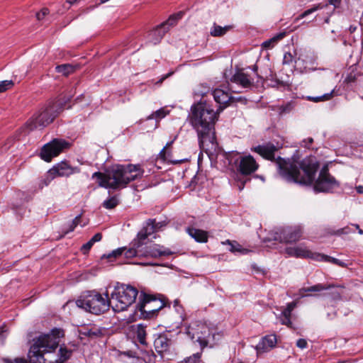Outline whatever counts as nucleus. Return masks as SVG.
<instances>
[{
  "instance_id": "f257e3e1",
  "label": "nucleus",
  "mask_w": 363,
  "mask_h": 363,
  "mask_svg": "<svg viewBox=\"0 0 363 363\" xmlns=\"http://www.w3.org/2000/svg\"><path fill=\"white\" fill-rule=\"evenodd\" d=\"M252 150L267 160L275 161L279 175L289 182L311 184L319 167L315 157H307L301 163L294 158L286 160L279 157L275 159L274 153L277 147L271 143L254 147Z\"/></svg>"
},
{
  "instance_id": "f03ea898",
  "label": "nucleus",
  "mask_w": 363,
  "mask_h": 363,
  "mask_svg": "<svg viewBox=\"0 0 363 363\" xmlns=\"http://www.w3.org/2000/svg\"><path fill=\"white\" fill-rule=\"evenodd\" d=\"M222 111L221 106L214 111L211 104L203 101L194 104L191 108L189 122L198 133L199 146L203 150H207L210 145H213L215 138L213 130Z\"/></svg>"
},
{
  "instance_id": "7ed1b4c3",
  "label": "nucleus",
  "mask_w": 363,
  "mask_h": 363,
  "mask_svg": "<svg viewBox=\"0 0 363 363\" xmlns=\"http://www.w3.org/2000/svg\"><path fill=\"white\" fill-rule=\"evenodd\" d=\"M143 172L140 165L116 164L105 173H94L92 177L97 179L100 186L117 189L125 187L130 182L140 177Z\"/></svg>"
},
{
  "instance_id": "20e7f679",
  "label": "nucleus",
  "mask_w": 363,
  "mask_h": 363,
  "mask_svg": "<svg viewBox=\"0 0 363 363\" xmlns=\"http://www.w3.org/2000/svg\"><path fill=\"white\" fill-rule=\"evenodd\" d=\"M76 305L86 311L99 315L108 311L112 303L107 295L104 298L96 291H89L77 300Z\"/></svg>"
},
{
  "instance_id": "39448f33",
  "label": "nucleus",
  "mask_w": 363,
  "mask_h": 363,
  "mask_svg": "<svg viewBox=\"0 0 363 363\" xmlns=\"http://www.w3.org/2000/svg\"><path fill=\"white\" fill-rule=\"evenodd\" d=\"M138 290L125 284H118L111 294L112 308L115 311H122L132 305L137 297Z\"/></svg>"
},
{
  "instance_id": "423d86ee",
  "label": "nucleus",
  "mask_w": 363,
  "mask_h": 363,
  "mask_svg": "<svg viewBox=\"0 0 363 363\" xmlns=\"http://www.w3.org/2000/svg\"><path fill=\"white\" fill-rule=\"evenodd\" d=\"M186 333L191 340L198 342L202 347L207 346L211 332L207 325L201 321H194L186 328Z\"/></svg>"
},
{
  "instance_id": "0eeeda50",
  "label": "nucleus",
  "mask_w": 363,
  "mask_h": 363,
  "mask_svg": "<svg viewBox=\"0 0 363 363\" xmlns=\"http://www.w3.org/2000/svg\"><path fill=\"white\" fill-rule=\"evenodd\" d=\"M339 182L328 172L327 165L323 167L314 183V190L318 192H330L339 187Z\"/></svg>"
},
{
  "instance_id": "6e6552de",
  "label": "nucleus",
  "mask_w": 363,
  "mask_h": 363,
  "mask_svg": "<svg viewBox=\"0 0 363 363\" xmlns=\"http://www.w3.org/2000/svg\"><path fill=\"white\" fill-rule=\"evenodd\" d=\"M45 353V333H41L34 343L30 346L28 352L30 363H45L44 354Z\"/></svg>"
},
{
  "instance_id": "1a4fd4ad",
  "label": "nucleus",
  "mask_w": 363,
  "mask_h": 363,
  "mask_svg": "<svg viewBox=\"0 0 363 363\" xmlns=\"http://www.w3.org/2000/svg\"><path fill=\"white\" fill-rule=\"evenodd\" d=\"M234 157L237 169L242 175H250L259 167V164L250 155L242 156L237 152L234 154Z\"/></svg>"
},
{
  "instance_id": "9d476101",
  "label": "nucleus",
  "mask_w": 363,
  "mask_h": 363,
  "mask_svg": "<svg viewBox=\"0 0 363 363\" xmlns=\"http://www.w3.org/2000/svg\"><path fill=\"white\" fill-rule=\"evenodd\" d=\"M166 306V302L162 296L157 298L155 296L143 295V299L137 305V309L142 313H150L158 311Z\"/></svg>"
},
{
  "instance_id": "9b49d317",
  "label": "nucleus",
  "mask_w": 363,
  "mask_h": 363,
  "mask_svg": "<svg viewBox=\"0 0 363 363\" xmlns=\"http://www.w3.org/2000/svg\"><path fill=\"white\" fill-rule=\"evenodd\" d=\"M69 101L70 97L60 96L49 101L47 104V124L52 123L59 116L65 104Z\"/></svg>"
},
{
  "instance_id": "f8f14e48",
  "label": "nucleus",
  "mask_w": 363,
  "mask_h": 363,
  "mask_svg": "<svg viewBox=\"0 0 363 363\" xmlns=\"http://www.w3.org/2000/svg\"><path fill=\"white\" fill-rule=\"evenodd\" d=\"M303 230L300 225L287 226L277 233L276 240L281 242L292 243L298 241L302 237Z\"/></svg>"
},
{
  "instance_id": "ddd939ff",
  "label": "nucleus",
  "mask_w": 363,
  "mask_h": 363,
  "mask_svg": "<svg viewBox=\"0 0 363 363\" xmlns=\"http://www.w3.org/2000/svg\"><path fill=\"white\" fill-rule=\"evenodd\" d=\"M285 252L289 256L296 258H311L319 260V258L324 257L322 254L311 252L303 244L286 247Z\"/></svg>"
},
{
  "instance_id": "4468645a",
  "label": "nucleus",
  "mask_w": 363,
  "mask_h": 363,
  "mask_svg": "<svg viewBox=\"0 0 363 363\" xmlns=\"http://www.w3.org/2000/svg\"><path fill=\"white\" fill-rule=\"evenodd\" d=\"M77 172V168H74L66 162H61L53 166L47 172V182L57 177H69Z\"/></svg>"
},
{
  "instance_id": "2eb2a0df",
  "label": "nucleus",
  "mask_w": 363,
  "mask_h": 363,
  "mask_svg": "<svg viewBox=\"0 0 363 363\" xmlns=\"http://www.w3.org/2000/svg\"><path fill=\"white\" fill-rule=\"evenodd\" d=\"M137 243V240L135 239L133 242V247L130 248H127L125 247H119L116 250H113L111 252L103 255L101 257V259H107L108 262H113L115 259H118V257H121L122 255H124V257L127 259H130L134 257H135L138 254L137 252V245H135V244Z\"/></svg>"
},
{
  "instance_id": "dca6fc26",
  "label": "nucleus",
  "mask_w": 363,
  "mask_h": 363,
  "mask_svg": "<svg viewBox=\"0 0 363 363\" xmlns=\"http://www.w3.org/2000/svg\"><path fill=\"white\" fill-rule=\"evenodd\" d=\"M70 144L62 139L55 138L47 143V162L58 156L62 151L69 148Z\"/></svg>"
},
{
  "instance_id": "f3484780",
  "label": "nucleus",
  "mask_w": 363,
  "mask_h": 363,
  "mask_svg": "<svg viewBox=\"0 0 363 363\" xmlns=\"http://www.w3.org/2000/svg\"><path fill=\"white\" fill-rule=\"evenodd\" d=\"M65 335V330L60 328H53L47 333V352H52L58 347Z\"/></svg>"
},
{
  "instance_id": "a211bd4d",
  "label": "nucleus",
  "mask_w": 363,
  "mask_h": 363,
  "mask_svg": "<svg viewBox=\"0 0 363 363\" xmlns=\"http://www.w3.org/2000/svg\"><path fill=\"white\" fill-rule=\"evenodd\" d=\"M45 113L40 112L37 116H33L30 119L23 127L20 128V131L23 133L24 135L28 134L30 131L35 129L43 130L45 127Z\"/></svg>"
},
{
  "instance_id": "6ab92c4d",
  "label": "nucleus",
  "mask_w": 363,
  "mask_h": 363,
  "mask_svg": "<svg viewBox=\"0 0 363 363\" xmlns=\"http://www.w3.org/2000/svg\"><path fill=\"white\" fill-rule=\"evenodd\" d=\"M157 230L158 227L155 225V219L147 220L145 225H144L143 229L138 233L136 238L137 243H135V245L138 247L142 246L147 238Z\"/></svg>"
},
{
  "instance_id": "aec40b11",
  "label": "nucleus",
  "mask_w": 363,
  "mask_h": 363,
  "mask_svg": "<svg viewBox=\"0 0 363 363\" xmlns=\"http://www.w3.org/2000/svg\"><path fill=\"white\" fill-rule=\"evenodd\" d=\"M213 96L215 101L219 104L223 109L230 102L234 101V98L230 95L228 91H224L222 89H216L213 91Z\"/></svg>"
},
{
  "instance_id": "412c9836",
  "label": "nucleus",
  "mask_w": 363,
  "mask_h": 363,
  "mask_svg": "<svg viewBox=\"0 0 363 363\" xmlns=\"http://www.w3.org/2000/svg\"><path fill=\"white\" fill-rule=\"evenodd\" d=\"M171 345L172 340L164 334H160L154 341L155 349L160 354L167 351Z\"/></svg>"
},
{
  "instance_id": "4be33fe9",
  "label": "nucleus",
  "mask_w": 363,
  "mask_h": 363,
  "mask_svg": "<svg viewBox=\"0 0 363 363\" xmlns=\"http://www.w3.org/2000/svg\"><path fill=\"white\" fill-rule=\"evenodd\" d=\"M230 82L240 85L243 88H248L252 84V80L250 76L244 73L242 70H238L231 77Z\"/></svg>"
},
{
  "instance_id": "5701e85b",
  "label": "nucleus",
  "mask_w": 363,
  "mask_h": 363,
  "mask_svg": "<svg viewBox=\"0 0 363 363\" xmlns=\"http://www.w3.org/2000/svg\"><path fill=\"white\" fill-rule=\"evenodd\" d=\"M277 343V337L275 335H269L264 337L262 341L257 345L256 349L258 352H266L275 347Z\"/></svg>"
},
{
  "instance_id": "b1692460",
  "label": "nucleus",
  "mask_w": 363,
  "mask_h": 363,
  "mask_svg": "<svg viewBox=\"0 0 363 363\" xmlns=\"http://www.w3.org/2000/svg\"><path fill=\"white\" fill-rule=\"evenodd\" d=\"M296 306V302L293 301L287 304L286 307L281 311L280 314V321L281 324L286 325L288 327H291L292 323L291 321V312Z\"/></svg>"
},
{
  "instance_id": "393cba45",
  "label": "nucleus",
  "mask_w": 363,
  "mask_h": 363,
  "mask_svg": "<svg viewBox=\"0 0 363 363\" xmlns=\"http://www.w3.org/2000/svg\"><path fill=\"white\" fill-rule=\"evenodd\" d=\"M172 253L170 250L155 244L148 247L147 250V255L152 257L170 255Z\"/></svg>"
},
{
  "instance_id": "a878e982",
  "label": "nucleus",
  "mask_w": 363,
  "mask_h": 363,
  "mask_svg": "<svg viewBox=\"0 0 363 363\" xmlns=\"http://www.w3.org/2000/svg\"><path fill=\"white\" fill-rule=\"evenodd\" d=\"M168 28H165L162 24L152 30L149 34L150 40L155 45L157 44L167 32Z\"/></svg>"
},
{
  "instance_id": "bb28decb",
  "label": "nucleus",
  "mask_w": 363,
  "mask_h": 363,
  "mask_svg": "<svg viewBox=\"0 0 363 363\" xmlns=\"http://www.w3.org/2000/svg\"><path fill=\"white\" fill-rule=\"evenodd\" d=\"M187 232L197 242H206L208 240L207 233L204 230L189 228L187 229Z\"/></svg>"
},
{
  "instance_id": "cd10ccee",
  "label": "nucleus",
  "mask_w": 363,
  "mask_h": 363,
  "mask_svg": "<svg viewBox=\"0 0 363 363\" xmlns=\"http://www.w3.org/2000/svg\"><path fill=\"white\" fill-rule=\"evenodd\" d=\"M232 28L231 26H220L216 23H213L210 30L211 35L213 37H220L224 35L228 31Z\"/></svg>"
},
{
  "instance_id": "c85d7f7f",
  "label": "nucleus",
  "mask_w": 363,
  "mask_h": 363,
  "mask_svg": "<svg viewBox=\"0 0 363 363\" xmlns=\"http://www.w3.org/2000/svg\"><path fill=\"white\" fill-rule=\"evenodd\" d=\"M79 333L82 335L91 338L99 337L102 334L101 329L96 327L83 328L79 330Z\"/></svg>"
},
{
  "instance_id": "c756f323",
  "label": "nucleus",
  "mask_w": 363,
  "mask_h": 363,
  "mask_svg": "<svg viewBox=\"0 0 363 363\" xmlns=\"http://www.w3.org/2000/svg\"><path fill=\"white\" fill-rule=\"evenodd\" d=\"M101 238V233H98L95 234L86 243L82 246L81 250L84 254H86L90 250L93 245L96 242H99Z\"/></svg>"
},
{
  "instance_id": "7c9ffc66",
  "label": "nucleus",
  "mask_w": 363,
  "mask_h": 363,
  "mask_svg": "<svg viewBox=\"0 0 363 363\" xmlns=\"http://www.w3.org/2000/svg\"><path fill=\"white\" fill-rule=\"evenodd\" d=\"M184 13L182 11H179L175 14H173L169 16V18L164 23H162V26L165 28H168V30L171 26H174L177 21L182 18Z\"/></svg>"
},
{
  "instance_id": "2f4dec72",
  "label": "nucleus",
  "mask_w": 363,
  "mask_h": 363,
  "mask_svg": "<svg viewBox=\"0 0 363 363\" xmlns=\"http://www.w3.org/2000/svg\"><path fill=\"white\" fill-rule=\"evenodd\" d=\"M331 287V285H324L318 284L310 287L303 288L300 290V294L303 296V292H318L323 290H328Z\"/></svg>"
},
{
  "instance_id": "473e14b6",
  "label": "nucleus",
  "mask_w": 363,
  "mask_h": 363,
  "mask_svg": "<svg viewBox=\"0 0 363 363\" xmlns=\"http://www.w3.org/2000/svg\"><path fill=\"white\" fill-rule=\"evenodd\" d=\"M226 242L230 246V251L232 252H240L241 254H247L250 252L249 250L242 247L236 241L227 240Z\"/></svg>"
},
{
  "instance_id": "72a5a7b5",
  "label": "nucleus",
  "mask_w": 363,
  "mask_h": 363,
  "mask_svg": "<svg viewBox=\"0 0 363 363\" xmlns=\"http://www.w3.org/2000/svg\"><path fill=\"white\" fill-rule=\"evenodd\" d=\"M57 72L62 74L65 76H67L74 71V67L69 64H65L56 67Z\"/></svg>"
},
{
  "instance_id": "f704fd0d",
  "label": "nucleus",
  "mask_w": 363,
  "mask_h": 363,
  "mask_svg": "<svg viewBox=\"0 0 363 363\" xmlns=\"http://www.w3.org/2000/svg\"><path fill=\"white\" fill-rule=\"evenodd\" d=\"M169 113V111H167L164 108H162L153 113L147 116V120L155 118L157 121H159L162 118H164Z\"/></svg>"
},
{
  "instance_id": "c9c22d12",
  "label": "nucleus",
  "mask_w": 363,
  "mask_h": 363,
  "mask_svg": "<svg viewBox=\"0 0 363 363\" xmlns=\"http://www.w3.org/2000/svg\"><path fill=\"white\" fill-rule=\"evenodd\" d=\"M333 93H334V90H333L330 93L325 94L320 96H316V97L308 96L307 99H308V100L315 102V103H318L320 101H328L333 96Z\"/></svg>"
},
{
  "instance_id": "e433bc0d",
  "label": "nucleus",
  "mask_w": 363,
  "mask_h": 363,
  "mask_svg": "<svg viewBox=\"0 0 363 363\" xmlns=\"http://www.w3.org/2000/svg\"><path fill=\"white\" fill-rule=\"evenodd\" d=\"M145 335H146V333H145V328L143 325H139L138 327V331H137V338H138V341L140 342V343L142 345L146 344Z\"/></svg>"
},
{
  "instance_id": "4c0bfd02",
  "label": "nucleus",
  "mask_w": 363,
  "mask_h": 363,
  "mask_svg": "<svg viewBox=\"0 0 363 363\" xmlns=\"http://www.w3.org/2000/svg\"><path fill=\"white\" fill-rule=\"evenodd\" d=\"M118 203V199L116 196H113L106 200L103 203V206L107 209H112L115 208Z\"/></svg>"
},
{
  "instance_id": "58836bf2",
  "label": "nucleus",
  "mask_w": 363,
  "mask_h": 363,
  "mask_svg": "<svg viewBox=\"0 0 363 363\" xmlns=\"http://www.w3.org/2000/svg\"><path fill=\"white\" fill-rule=\"evenodd\" d=\"M14 83L12 80H4L0 82V93H3L13 86Z\"/></svg>"
},
{
  "instance_id": "ea45409f",
  "label": "nucleus",
  "mask_w": 363,
  "mask_h": 363,
  "mask_svg": "<svg viewBox=\"0 0 363 363\" xmlns=\"http://www.w3.org/2000/svg\"><path fill=\"white\" fill-rule=\"evenodd\" d=\"M201 359V353L197 352L194 354L192 356H190L186 358L184 360L179 362V363H198L199 362Z\"/></svg>"
},
{
  "instance_id": "a19ab883",
  "label": "nucleus",
  "mask_w": 363,
  "mask_h": 363,
  "mask_svg": "<svg viewBox=\"0 0 363 363\" xmlns=\"http://www.w3.org/2000/svg\"><path fill=\"white\" fill-rule=\"evenodd\" d=\"M323 258H319V260L318 261H326V262H332L333 264H337L339 266H341V267H345V264L336 259V258H334V257H329V256H326V255H323Z\"/></svg>"
},
{
  "instance_id": "79ce46f5",
  "label": "nucleus",
  "mask_w": 363,
  "mask_h": 363,
  "mask_svg": "<svg viewBox=\"0 0 363 363\" xmlns=\"http://www.w3.org/2000/svg\"><path fill=\"white\" fill-rule=\"evenodd\" d=\"M79 220H80V217L79 216H77L72 221V223L69 224V229L65 230L63 233V235H62L60 236V238L65 236L66 234H67L69 232H72L74 230V228H76V226L79 224Z\"/></svg>"
},
{
  "instance_id": "37998d69",
  "label": "nucleus",
  "mask_w": 363,
  "mask_h": 363,
  "mask_svg": "<svg viewBox=\"0 0 363 363\" xmlns=\"http://www.w3.org/2000/svg\"><path fill=\"white\" fill-rule=\"evenodd\" d=\"M279 38L277 37V38H273L272 39H269L268 40H266L264 41L263 43H262V46L264 48H267V49H269V48H272L274 47V44L277 42Z\"/></svg>"
},
{
  "instance_id": "c03bdc74",
  "label": "nucleus",
  "mask_w": 363,
  "mask_h": 363,
  "mask_svg": "<svg viewBox=\"0 0 363 363\" xmlns=\"http://www.w3.org/2000/svg\"><path fill=\"white\" fill-rule=\"evenodd\" d=\"M320 8L319 6H315L310 9H308L305 11L303 13H302L297 18L296 20H299L301 18H303L306 17V16L313 13L314 11H317Z\"/></svg>"
},
{
  "instance_id": "a18cd8bd",
  "label": "nucleus",
  "mask_w": 363,
  "mask_h": 363,
  "mask_svg": "<svg viewBox=\"0 0 363 363\" xmlns=\"http://www.w3.org/2000/svg\"><path fill=\"white\" fill-rule=\"evenodd\" d=\"M294 60V57L290 52H286L283 57V64L290 65Z\"/></svg>"
},
{
  "instance_id": "49530a36",
  "label": "nucleus",
  "mask_w": 363,
  "mask_h": 363,
  "mask_svg": "<svg viewBox=\"0 0 363 363\" xmlns=\"http://www.w3.org/2000/svg\"><path fill=\"white\" fill-rule=\"evenodd\" d=\"M5 363H28L27 360L25 358L23 357H17L14 359H4Z\"/></svg>"
},
{
  "instance_id": "de8ad7c7",
  "label": "nucleus",
  "mask_w": 363,
  "mask_h": 363,
  "mask_svg": "<svg viewBox=\"0 0 363 363\" xmlns=\"http://www.w3.org/2000/svg\"><path fill=\"white\" fill-rule=\"evenodd\" d=\"M173 142H170V143H167L166 146L163 147V149L160 151V156L161 157H162L164 160H166L167 159V152L166 150L167 147H169V145H171V144Z\"/></svg>"
},
{
  "instance_id": "09e8293b",
  "label": "nucleus",
  "mask_w": 363,
  "mask_h": 363,
  "mask_svg": "<svg viewBox=\"0 0 363 363\" xmlns=\"http://www.w3.org/2000/svg\"><path fill=\"white\" fill-rule=\"evenodd\" d=\"M307 345V342L305 339H299L296 342V346L301 349L306 348Z\"/></svg>"
},
{
  "instance_id": "8fccbe9b",
  "label": "nucleus",
  "mask_w": 363,
  "mask_h": 363,
  "mask_svg": "<svg viewBox=\"0 0 363 363\" xmlns=\"http://www.w3.org/2000/svg\"><path fill=\"white\" fill-rule=\"evenodd\" d=\"M313 139L312 138H308L303 140V142H302L303 146L309 149L311 147V145L313 143Z\"/></svg>"
},
{
  "instance_id": "3c124183",
  "label": "nucleus",
  "mask_w": 363,
  "mask_h": 363,
  "mask_svg": "<svg viewBox=\"0 0 363 363\" xmlns=\"http://www.w3.org/2000/svg\"><path fill=\"white\" fill-rule=\"evenodd\" d=\"M352 231L349 227H345L340 230H338L337 233L338 234H348L350 233Z\"/></svg>"
},
{
  "instance_id": "603ef678",
  "label": "nucleus",
  "mask_w": 363,
  "mask_h": 363,
  "mask_svg": "<svg viewBox=\"0 0 363 363\" xmlns=\"http://www.w3.org/2000/svg\"><path fill=\"white\" fill-rule=\"evenodd\" d=\"M281 109V113H287V112H289L291 109V106L290 104H286V106H281L280 108Z\"/></svg>"
},
{
  "instance_id": "864d4df0",
  "label": "nucleus",
  "mask_w": 363,
  "mask_h": 363,
  "mask_svg": "<svg viewBox=\"0 0 363 363\" xmlns=\"http://www.w3.org/2000/svg\"><path fill=\"white\" fill-rule=\"evenodd\" d=\"M45 16V9L43 8L40 13H36L38 20H42Z\"/></svg>"
},
{
  "instance_id": "5fc2aeb1",
  "label": "nucleus",
  "mask_w": 363,
  "mask_h": 363,
  "mask_svg": "<svg viewBox=\"0 0 363 363\" xmlns=\"http://www.w3.org/2000/svg\"><path fill=\"white\" fill-rule=\"evenodd\" d=\"M40 157L43 160L45 161V145L41 147Z\"/></svg>"
},
{
  "instance_id": "6e6d98bb",
  "label": "nucleus",
  "mask_w": 363,
  "mask_h": 363,
  "mask_svg": "<svg viewBox=\"0 0 363 363\" xmlns=\"http://www.w3.org/2000/svg\"><path fill=\"white\" fill-rule=\"evenodd\" d=\"M45 184V179H41L38 182V189H43Z\"/></svg>"
},
{
  "instance_id": "4d7b16f0",
  "label": "nucleus",
  "mask_w": 363,
  "mask_h": 363,
  "mask_svg": "<svg viewBox=\"0 0 363 363\" xmlns=\"http://www.w3.org/2000/svg\"><path fill=\"white\" fill-rule=\"evenodd\" d=\"M165 225H166V223L164 222H157V223L156 220H155V225H157V227H158V230L162 228Z\"/></svg>"
},
{
  "instance_id": "13d9d810",
  "label": "nucleus",
  "mask_w": 363,
  "mask_h": 363,
  "mask_svg": "<svg viewBox=\"0 0 363 363\" xmlns=\"http://www.w3.org/2000/svg\"><path fill=\"white\" fill-rule=\"evenodd\" d=\"M341 0H329V2L330 4H333V5H337V4H339Z\"/></svg>"
},
{
  "instance_id": "bf43d9fd",
  "label": "nucleus",
  "mask_w": 363,
  "mask_h": 363,
  "mask_svg": "<svg viewBox=\"0 0 363 363\" xmlns=\"http://www.w3.org/2000/svg\"><path fill=\"white\" fill-rule=\"evenodd\" d=\"M79 0H67V2L70 4V5H72L74 4H75L76 2H77Z\"/></svg>"
},
{
  "instance_id": "052dcab7",
  "label": "nucleus",
  "mask_w": 363,
  "mask_h": 363,
  "mask_svg": "<svg viewBox=\"0 0 363 363\" xmlns=\"http://www.w3.org/2000/svg\"><path fill=\"white\" fill-rule=\"evenodd\" d=\"M171 74H172V73H169V74H166L164 77H163L161 79L160 82H162L164 79H167V77H169Z\"/></svg>"
},
{
  "instance_id": "680f3d73",
  "label": "nucleus",
  "mask_w": 363,
  "mask_h": 363,
  "mask_svg": "<svg viewBox=\"0 0 363 363\" xmlns=\"http://www.w3.org/2000/svg\"><path fill=\"white\" fill-rule=\"evenodd\" d=\"M6 330H4V327L0 328V335H1Z\"/></svg>"
},
{
  "instance_id": "e2e57ef3",
  "label": "nucleus",
  "mask_w": 363,
  "mask_h": 363,
  "mask_svg": "<svg viewBox=\"0 0 363 363\" xmlns=\"http://www.w3.org/2000/svg\"><path fill=\"white\" fill-rule=\"evenodd\" d=\"M358 233H359L360 235H362V234H363V230H362L361 228H359V229L358 230Z\"/></svg>"
},
{
  "instance_id": "0e129e2a",
  "label": "nucleus",
  "mask_w": 363,
  "mask_h": 363,
  "mask_svg": "<svg viewBox=\"0 0 363 363\" xmlns=\"http://www.w3.org/2000/svg\"><path fill=\"white\" fill-rule=\"evenodd\" d=\"M357 230H359L360 228H359V225H357V224H354L353 225Z\"/></svg>"
},
{
  "instance_id": "69168bd1",
  "label": "nucleus",
  "mask_w": 363,
  "mask_h": 363,
  "mask_svg": "<svg viewBox=\"0 0 363 363\" xmlns=\"http://www.w3.org/2000/svg\"><path fill=\"white\" fill-rule=\"evenodd\" d=\"M257 66H255H255L253 67V70H254L255 72H256V71H257Z\"/></svg>"
},
{
  "instance_id": "338daca9",
  "label": "nucleus",
  "mask_w": 363,
  "mask_h": 363,
  "mask_svg": "<svg viewBox=\"0 0 363 363\" xmlns=\"http://www.w3.org/2000/svg\"><path fill=\"white\" fill-rule=\"evenodd\" d=\"M19 211H21H21L25 212V209L20 208H19Z\"/></svg>"
},
{
  "instance_id": "774afa93",
  "label": "nucleus",
  "mask_w": 363,
  "mask_h": 363,
  "mask_svg": "<svg viewBox=\"0 0 363 363\" xmlns=\"http://www.w3.org/2000/svg\"><path fill=\"white\" fill-rule=\"evenodd\" d=\"M243 187H244V184H242V186H240L239 188H240V189L241 190V189H243Z\"/></svg>"
}]
</instances>
